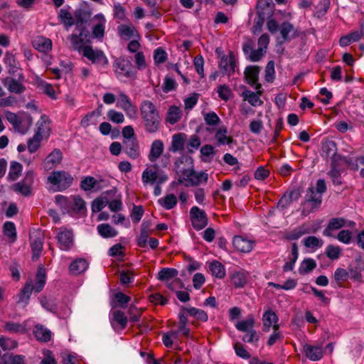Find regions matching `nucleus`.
Here are the masks:
<instances>
[{
  "label": "nucleus",
  "instance_id": "09e8293b",
  "mask_svg": "<svg viewBox=\"0 0 364 364\" xmlns=\"http://www.w3.org/2000/svg\"><path fill=\"white\" fill-rule=\"evenodd\" d=\"M255 323V318L252 315H249L245 320L238 321L235 327L237 330L245 332L254 329Z\"/></svg>",
  "mask_w": 364,
  "mask_h": 364
},
{
  "label": "nucleus",
  "instance_id": "423d86ee",
  "mask_svg": "<svg viewBox=\"0 0 364 364\" xmlns=\"http://www.w3.org/2000/svg\"><path fill=\"white\" fill-rule=\"evenodd\" d=\"M113 69L117 77H131L134 75L132 63L124 58H118L113 63Z\"/></svg>",
  "mask_w": 364,
  "mask_h": 364
},
{
  "label": "nucleus",
  "instance_id": "1a4fd4ad",
  "mask_svg": "<svg viewBox=\"0 0 364 364\" xmlns=\"http://www.w3.org/2000/svg\"><path fill=\"white\" fill-rule=\"evenodd\" d=\"M77 30L79 31V34L73 33L69 37V39L73 45V48L80 52L81 49L85 46L82 44L85 42L88 41V38L90 37V32L85 27V26H82Z\"/></svg>",
  "mask_w": 364,
  "mask_h": 364
},
{
  "label": "nucleus",
  "instance_id": "f257e3e1",
  "mask_svg": "<svg viewBox=\"0 0 364 364\" xmlns=\"http://www.w3.org/2000/svg\"><path fill=\"white\" fill-rule=\"evenodd\" d=\"M175 171L179 176L178 182L186 187L198 186L206 183L208 178L207 173L196 172L194 170L193 159L191 156L183 154L174 162Z\"/></svg>",
  "mask_w": 364,
  "mask_h": 364
},
{
  "label": "nucleus",
  "instance_id": "c9c22d12",
  "mask_svg": "<svg viewBox=\"0 0 364 364\" xmlns=\"http://www.w3.org/2000/svg\"><path fill=\"white\" fill-rule=\"evenodd\" d=\"M259 68L257 65H249L245 68V76L249 85H254L258 80Z\"/></svg>",
  "mask_w": 364,
  "mask_h": 364
},
{
  "label": "nucleus",
  "instance_id": "774afa93",
  "mask_svg": "<svg viewBox=\"0 0 364 364\" xmlns=\"http://www.w3.org/2000/svg\"><path fill=\"white\" fill-rule=\"evenodd\" d=\"M218 93L219 97L225 102L228 101L232 95L231 90L226 85H220L218 89Z\"/></svg>",
  "mask_w": 364,
  "mask_h": 364
},
{
  "label": "nucleus",
  "instance_id": "a19ab883",
  "mask_svg": "<svg viewBox=\"0 0 364 364\" xmlns=\"http://www.w3.org/2000/svg\"><path fill=\"white\" fill-rule=\"evenodd\" d=\"M117 31L121 38H126L129 39L136 36H139L137 31L133 26L121 24L118 26Z\"/></svg>",
  "mask_w": 364,
  "mask_h": 364
},
{
  "label": "nucleus",
  "instance_id": "79ce46f5",
  "mask_svg": "<svg viewBox=\"0 0 364 364\" xmlns=\"http://www.w3.org/2000/svg\"><path fill=\"white\" fill-rule=\"evenodd\" d=\"M228 129L225 127H220L215 132V139L219 145L230 144L232 142V139L227 136Z\"/></svg>",
  "mask_w": 364,
  "mask_h": 364
},
{
  "label": "nucleus",
  "instance_id": "3c124183",
  "mask_svg": "<svg viewBox=\"0 0 364 364\" xmlns=\"http://www.w3.org/2000/svg\"><path fill=\"white\" fill-rule=\"evenodd\" d=\"M303 244L306 247L316 250L323 246V240L316 236H309L303 240Z\"/></svg>",
  "mask_w": 364,
  "mask_h": 364
},
{
  "label": "nucleus",
  "instance_id": "8fccbe9b",
  "mask_svg": "<svg viewBox=\"0 0 364 364\" xmlns=\"http://www.w3.org/2000/svg\"><path fill=\"white\" fill-rule=\"evenodd\" d=\"M95 18H100V21L92 28V35L96 38H102L105 35V19L102 14H97Z\"/></svg>",
  "mask_w": 364,
  "mask_h": 364
},
{
  "label": "nucleus",
  "instance_id": "393cba45",
  "mask_svg": "<svg viewBox=\"0 0 364 364\" xmlns=\"http://www.w3.org/2000/svg\"><path fill=\"white\" fill-rule=\"evenodd\" d=\"M272 0H259L257 3V14L269 18L273 13Z\"/></svg>",
  "mask_w": 364,
  "mask_h": 364
},
{
  "label": "nucleus",
  "instance_id": "4be33fe9",
  "mask_svg": "<svg viewBox=\"0 0 364 364\" xmlns=\"http://www.w3.org/2000/svg\"><path fill=\"white\" fill-rule=\"evenodd\" d=\"M35 49L41 53H48L52 49V41L44 36H37L32 41Z\"/></svg>",
  "mask_w": 364,
  "mask_h": 364
},
{
  "label": "nucleus",
  "instance_id": "e433bc0d",
  "mask_svg": "<svg viewBox=\"0 0 364 364\" xmlns=\"http://www.w3.org/2000/svg\"><path fill=\"white\" fill-rule=\"evenodd\" d=\"M322 153L323 156L328 158L331 157L333 161L335 160V157L337 153V145L334 141H327L322 144Z\"/></svg>",
  "mask_w": 364,
  "mask_h": 364
},
{
  "label": "nucleus",
  "instance_id": "5fc2aeb1",
  "mask_svg": "<svg viewBox=\"0 0 364 364\" xmlns=\"http://www.w3.org/2000/svg\"><path fill=\"white\" fill-rule=\"evenodd\" d=\"M341 252L342 249L337 245H328L326 247V255L331 260L338 259L340 257Z\"/></svg>",
  "mask_w": 364,
  "mask_h": 364
},
{
  "label": "nucleus",
  "instance_id": "bf43d9fd",
  "mask_svg": "<svg viewBox=\"0 0 364 364\" xmlns=\"http://www.w3.org/2000/svg\"><path fill=\"white\" fill-rule=\"evenodd\" d=\"M98 181L92 176H86L80 182V188L85 191H90L95 188Z\"/></svg>",
  "mask_w": 364,
  "mask_h": 364
},
{
  "label": "nucleus",
  "instance_id": "6ab92c4d",
  "mask_svg": "<svg viewBox=\"0 0 364 364\" xmlns=\"http://www.w3.org/2000/svg\"><path fill=\"white\" fill-rule=\"evenodd\" d=\"M232 244L238 251L247 253L253 249L255 242L247 240L242 236L236 235L233 237Z\"/></svg>",
  "mask_w": 364,
  "mask_h": 364
},
{
  "label": "nucleus",
  "instance_id": "dca6fc26",
  "mask_svg": "<svg viewBox=\"0 0 364 364\" xmlns=\"http://www.w3.org/2000/svg\"><path fill=\"white\" fill-rule=\"evenodd\" d=\"M50 130V122L46 116L43 115L36 123L34 135L42 139L48 138Z\"/></svg>",
  "mask_w": 364,
  "mask_h": 364
},
{
  "label": "nucleus",
  "instance_id": "0e129e2a",
  "mask_svg": "<svg viewBox=\"0 0 364 364\" xmlns=\"http://www.w3.org/2000/svg\"><path fill=\"white\" fill-rule=\"evenodd\" d=\"M4 232L5 235L11 238L12 241H15L16 239V227L14 223L7 221L4 225Z\"/></svg>",
  "mask_w": 364,
  "mask_h": 364
},
{
  "label": "nucleus",
  "instance_id": "7c9ffc66",
  "mask_svg": "<svg viewBox=\"0 0 364 364\" xmlns=\"http://www.w3.org/2000/svg\"><path fill=\"white\" fill-rule=\"evenodd\" d=\"M279 318L277 315L271 309L266 311L262 316L263 331L268 332L270 330L273 323H277Z\"/></svg>",
  "mask_w": 364,
  "mask_h": 364
},
{
  "label": "nucleus",
  "instance_id": "338daca9",
  "mask_svg": "<svg viewBox=\"0 0 364 364\" xmlns=\"http://www.w3.org/2000/svg\"><path fill=\"white\" fill-rule=\"evenodd\" d=\"M42 138L33 135L27 143L28 150L31 154L35 153L40 147Z\"/></svg>",
  "mask_w": 364,
  "mask_h": 364
},
{
  "label": "nucleus",
  "instance_id": "4468645a",
  "mask_svg": "<svg viewBox=\"0 0 364 364\" xmlns=\"http://www.w3.org/2000/svg\"><path fill=\"white\" fill-rule=\"evenodd\" d=\"M123 151L132 159H136L140 156V148L139 141L136 139H124Z\"/></svg>",
  "mask_w": 364,
  "mask_h": 364
},
{
  "label": "nucleus",
  "instance_id": "9b49d317",
  "mask_svg": "<svg viewBox=\"0 0 364 364\" xmlns=\"http://www.w3.org/2000/svg\"><path fill=\"white\" fill-rule=\"evenodd\" d=\"M34 180V173L29 171L26 173L23 180L14 185V191L18 192L24 196H28L31 192V186Z\"/></svg>",
  "mask_w": 364,
  "mask_h": 364
},
{
  "label": "nucleus",
  "instance_id": "c03bdc74",
  "mask_svg": "<svg viewBox=\"0 0 364 364\" xmlns=\"http://www.w3.org/2000/svg\"><path fill=\"white\" fill-rule=\"evenodd\" d=\"M181 117V111L176 106H171L167 112L166 120L168 123L173 125L178 122Z\"/></svg>",
  "mask_w": 364,
  "mask_h": 364
},
{
  "label": "nucleus",
  "instance_id": "a878e982",
  "mask_svg": "<svg viewBox=\"0 0 364 364\" xmlns=\"http://www.w3.org/2000/svg\"><path fill=\"white\" fill-rule=\"evenodd\" d=\"M30 242L33 252V259H37L40 257L43 250V240L41 234L38 232L37 235H31Z\"/></svg>",
  "mask_w": 364,
  "mask_h": 364
},
{
  "label": "nucleus",
  "instance_id": "c85d7f7f",
  "mask_svg": "<svg viewBox=\"0 0 364 364\" xmlns=\"http://www.w3.org/2000/svg\"><path fill=\"white\" fill-rule=\"evenodd\" d=\"M164 149V143L161 140H154L151 146V150L148 158L151 162H156L161 156Z\"/></svg>",
  "mask_w": 364,
  "mask_h": 364
},
{
  "label": "nucleus",
  "instance_id": "6e6552de",
  "mask_svg": "<svg viewBox=\"0 0 364 364\" xmlns=\"http://www.w3.org/2000/svg\"><path fill=\"white\" fill-rule=\"evenodd\" d=\"M190 218L193 228L196 230H200L208 225V219L206 213L197 206L191 208Z\"/></svg>",
  "mask_w": 364,
  "mask_h": 364
},
{
  "label": "nucleus",
  "instance_id": "412c9836",
  "mask_svg": "<svg viewBox=\"0 0 364 364\" xmlns=\"http://www.w3.org/2000/svg\"><path fill=\"white\" fill-rule=\"evenodd\" d=\"M280 34L283 41H290L299 36L297 30L289 22H284L280 26Z\"/></svg>",
  "mask_w": 364,
  "mask_h": 364
},
{
  "label": "nucleus",
  "instance_id": "bb28decb",
  "mask_svg": "<svg viewBox=\"0 0 364 364\" xmlns=\"http://www.w3.org/2000/svg\"><path fill=\"white\" fill-rule=\"evenodd\" d=\"M248 272L245 270L236 271L230 274L232 285L236 288H242L247 282Z\"/></svg>",
  "mask_w": 364,
  "mask_h": 364
},
{
  "label": "nucleus",
  "instance_id": "7ed1b4c3",
  "mask_svg": "<svg viewBox=\"0 0 364 364\" xmlns=\"http://www.w3.org/2000/svg\"><path fill=\"white\" fill-rule=\"evenodd\" d=\"M322 202V196L315 191L314 187H309L305 195V199L303 203L302 214L307 215L310 213L318 209Z\"/></svg>",
  "mask_w": 364,
  "mask_h": 364
},
{
  "label": "nucleus",
  "instance_id": "f03ea898",
  "mask_svg": "<svg viewBox=\"0 0 364 364\" xmlns=\"http://www.w3.org/2000/svg\"><path fill=\"white\" fill-rule=\"evenodd\" d=\"M141 116L147 132H156L160 126V116L155 105L149 100H144L140 105Z\"/></svg>",
  "mask_w": 364,
  "mask_h": 364
},
{
  "label": "nucleus",
  "instance_id": "20e7f679",
  "mask_svg": "<svg viewBox=\"0 0 364 364\" xmlns=\"http://www.w3.org/2000/svg\"><path fill=\"white\" fill-rule=\"evenodd\" d=\"M48 181L57 187L58 191H63L73 183V177L65 171H53L48 178Z\"/></svg>",
  "mask_w": 364,
  "mask_h": 364
},
{
  "label": "nucleus",
  "instance_id": "f704fd0d",
  "mask_svg": "<svg viewBox=\"0 0 364 364\" xmlns=\"http://www.w3.org/2000/svg\"><path fill=\"white\" fill-rule=\"evenodd\" d=\"M70 214L80 213L86 209L85 202L79 196H71Z\"/></svg>",
  "mask_w": 364,
  "mask_h": 364
},
{
  "label": "nucleus",
  "instance_id": "2f4dec72",
  "mask_svg": "<svg viewBox=\"0 0 364 364\" xmlns=\"http://www.w3.org/2000/svg\"><path fill=\"white\" fill-rule=\"evenodd\" d=\"M40 303L45 309L56 313L59 309V301L53 296H43L40 299Z\"/></svg>",
  "mask_w": 364,
  "mask_h": 364
},
{
  "label": "nucleus",
  "instance_id": "5701e85b",
  "mask_svg": "<svg viewBox=\"0 0 364 364\" xmlns=\"http://www.w3.org/2000/svg\"><path fill=\"white\" fill-rule=\"evenodd\" d=\"M346 220L343 218H333L330 220L323 234L326 237H333L332 232L339 230L346 225Z\"/></svg>",
  "mask_w": 364,
  "mask_h": 364
},
{
  "label": "nucleus",
  "instance_id": "c756f323",
  "mask_svg": "<svg viewBox=\"0 0 364 364\" xmlns=\"http://www.w3.org/2000/svg\"><path fill=\"white\" fill-rule=\"evenodd\" d=\"M35 338L41 342H48L51 338V331L41 324H37L33 328Z\"/></svg>",
  "mask_w": 364,
  "mask_h": 364
},
{
  "label": "nucleus",
  "instance_id": "72a5a7b5",
  "mask_svg": "<svg viewBox=\"0 0 364 364\" xmlns=\"http://www.w3.org/2000/svg\"><path fill=\"white\" fill-rule=\"evenodd\" d=\"M88 267V263L86 259L79 258L73 261L70 267L69 270L72 274L77 275L84 272Z\"/></svg>",
  "mask_w": 364,
  "mask_h": 364
},
{
  "label": "nucleus",
  "instance_id": "4c0bfd02",
  "mask_svg": "<svg viewBox=\"0 0 364 364\" xmlns=\"http://www.w3.org/2000/svg\"><path fill=\"white\" fill-rule=\"evenodd\" d=\"M97 230L98 234L104 238L114 237L118 234V232L114 228L106 223L98 225Z\"/></svg>",
  "mask_w": 364,
  "mask_h": 364
},
{
  "label": "nucleus",
  "instance_id": "a18cd8bd",
  "mask_svg": "<svg viewBox=\"0 0 364 364\" xmlns=\"http://www.w3.org/2000/svg\"><path fill=\"white\" fill-rule=\"evenodd\" d=\"M209 269L212 274L218 279H223L225 277V267L218 261H213L210 263Z\"/></svg>",
  "mask_w": 364,
  "mask_h": 364
},
{
  "label": "nucleus",
  "instance_id": "473e14b6",
  "mask_svg": "<svg viewBox=\"0 0 364 364\" xmlns=\"http://www.w3.org/2000/svg\"><path fill=\"white\" fill-rule=\"evenodd\" d=\"M4 85L7 87L10 92L15 94L23 93L26 88L21 82L14 78H6L4 80Z\"/></svg>",
  "mask_w": 364,
  "mask_h": 364
},
{
  "label": "nucleus",
  "instance_id": "2eb2a0df",
  "mask_svg": "<svg viewBox=\"0 0 364 364\" xmlns=\"http://www.w3.org/2000/svg\"><path fill=\"white\" fill-rule=\"evenodd\" d=\"M219 67L223 73L228 76L235 72L236 63L232 52H230L228 55L222 56Z\"/></svg>",
  "mask_w": 364,
  "mask_h": 364
},
{
  "label": "nucleus",
  "instance_id": "aec40b11",
  "mask_svg": "<svg viewBox=\"0 0 364 364\" xmlns=\"http://www.w3.org/2000/svg\"><path fill=\"white\" fill-rule=\"evenodd\" d=\"M303 350L306 357L310 360L317 361L323 358V350L321 346H315L306 343L303 346Z\"/></svg>",
  "mask_w": 364,
  "mask_h": 364
},
{
  "label": "nucleus",
  "instance_id": "4d7b16f0",
  "mask_svg": "<svg viewBox=\"0 0 364 364\" xmlns=\"http://www.w3.org/2000/svg\"><path fill=\"white\" fill-rule=\"evenodd\" d=\"M242 97L245 100H247L248 102L252 106L260 105L262 102L260 100L257 93H255L250 90H245L242 92Z\"/></svg>",
  "mask_w": 364,
  "mask_h": 364
},
{
  "label": "nucleus",
  "instance_id": "864d4df0",
  "mask_svg": "<svg viewBox=\"0 0 364 364\" xmlns=\"http://www.w3.org/2000/svg\"><path fill=\"white\" fill-rule=\"evenodd\" d=\"M58 18L65 25L66 29L75 24V21L72 14L66 9H61L58 14Z\"/></svg>",
  "mask_w": 364,
  "mask_h": 364
},
{
  "label": "nucleus",
  "instance_id": "6e6d98bb",
  "mask_svg": "<svg viewBox=\"0 0 364 364\" xmlns=\"http://www.w3.org/2000/svg\"><path fill=\"white\" fill-rule=\"evenodd\" d=\"M309 232V229L306 226L301 225L289 232L287 235V238L289 240H296Z\"/></svg>",
  "mask_w": 364,
  "mask_h": 364
},
{
  "label": "nucleus",
  "instance_id": "39448f33",
  "mask_svg": "<svg viewBox=\"0 0 364 364\" xmlns=\"http://www.w3.org/2000/svg\"><path fill=\"white\" fill-rule=\"evenodd\" d=\"M80 52L84 57L97 66L105 68L108 65V59L101 50H95L91 46H85Z\"/></svg>",
  "mask_w": 364,
  "mask_h": 364
},
{
  "label": "nucleus",
  "instance_id": "37998d69",
  "mask_svg": "<svg viewBox=\"0 0 364 364\" xmlns=\"http://www.w3.org/2000/svg\"><path fill=\"white\" fill-rule=\"evenodd\" d=\"M316 262L314 259L306 258L300 264L299 273L301 275L309 274L316 267Z\"/></svg>",
  "mask_w": 364,
  "mask_h": 364
},
{
  "label": "nucleus",
  "instance_id": "49530a36",
  "mask_svg": "<svg viewBox=\"0 0 364 364\" xmlns=\"http://www.w3.org/2000/svg\"><path fill=\"white\" fill-rule=\"evenodd\" d=\"M159 204L166 210L173 208L177 204V198L173 193L168 194L164 198L158 200Z\"/></svg>",
  "mask_w": 364,
  "mask_h": 364
},
{
  "label": "nucleus",
  "instance_id": "e2e57ef3",
  "mask_svg": "<svg viewBox=\"0 0 364 364\" xmlns=\"http://www.w3.org/2000/svg\"><path fill=\"white\" fill-rule=\"evenodd\" d=\"M330 6V0H321L316 6L315 16L318 18L323 16Z\"/></svg>",
  "mask_w": 364,
  "mask_h": 364
},
{
  "label": "nucleus",
  "instance_id": "680f3d73",
  "mask_svg": "<svg viewBox=\"0 0 364 364\" xmlns=\"http://www.w3.org/2000/svg\"><path fill=\"white\" fill-rule=\"evenodd\" d=\"M22 171V166L20 163L16 161H12L11 163L9 177L13 180H16L21 175Z\"/></svg>",
  "mask_w": 364,
  "mask_h": 364
},
{
  "label": "nucleus",
  "instance_id": "603ef678",
  "mask_svg": "<svg viewBox=\"0 0 364 364\" xmlns=\"http://www.w3.org/2000/svg\"><path fill=\"white\" fill-rule=\"evenodd\" d=\"M178 274V272L176 269L165 267L158 273V279L161 281L167 282L176 277Z\"/></svg>",
  "mask_w": 364,
  "mask_h": 364
},
{
  "label": "nucleus",
  "instance_id": "ddd939ff",
  "mask_svg": "<svg viewBox=\"0 0 364 364\" xmlns=\"http://www.w3.org/2000/svg\"><path fill=\"white\" fill-rule=\"evenodd\" d=\"M117 106L126 112L129 117H134L137 112V108L134 106L130 98L121 92L119 95V99L117 103Z\"/></svg>",
  "mask_w": 364,
  "mask_h": 364
},
{
  "label": "nucleus",
  "instance_id": "69168bd1",
  "mask_svg": "<svg viewBox=\"0 0 364 364\" xmlns=\"http://www.w3.org/2000/svg\"><path fill=\"white\" fill-rule=\"evenodd\" d=\"M200 139L197 134H193L190 136L187 142V149L189 153H193L200 146Z\"/></svg>",
  "mask_w": 364,
  "mask_h": 364
},
{
  "label": "nucleus",
  "instance_id": "9d476101",
  "mask_svg": "<svg viewBox=\"0 0 364 364\" xmlns=\"http://www.w3.org/2000/svg\"><path fill=\"white\" fill-rule=\"evenodd\" d=\"M57 239L59 247L62 250L68 251L73 245V233L67 228H61L59 229Z\"/></svg>",
  "mask_w": 364,
  "mask_h": 364
},
{
  "label": "nucleus",
  "instance_id": "052dcab7",
  "mask_svg": "<svg viewBox=\"0 0 364 364\" xmlns=\"http://www.w3.org/2000/svg\"><path fill=\"white\" fill-rule=\"evenodd\" d=\"M5 117L12 124L15 129H19L22 123L21 119L15 113L10 111L5 112Z\"/></svg>",
  "mask_w": 364,
  "mask_h": 364
},
{
  "label": "nucleus",
  "instance_id": "f8f14e48",
  "mask_svg": "<svg viewBox=\"0 0 364 364\" xmlns=\"http://www.w3.org/2000/svg\"><path fill=\"white\" fill-rule=\"evenodd\" d=\"M112 327L115 331L124 330L127 325L128 318L120 310L114 311L109 318Z\"/></svg>",
  "mask_w": 364,
  "mask_h": 364
},
{
  "label": "nucleus",
  "instance_id": "0eeeda50",
  "mask_svg": "<svg viewBox=\"0 0 364 364\" xmlns=\"http://www.w3.org/2000/svg\"><path fill=\"white\" fill-rule=\"evenodd\" d=\"M157 168V165H154L151 167L146 168L142 172L141 181L144 185H147L149 183L154 184L156 182H157V183H163L168 179L166 175L158 173L156 171Z\"/></svg>",
  "mask_w": 364,
  "mask_h": 364
},
{
  "label": "nucleus",
  "instance_id": "58836bf2",
  "mask_svg": "<svg viewBox=\"0 0 364 364\" xmlns=\"http://www.w3.org/2000/svg\"><path fill=\"white\" fill-rule=\"evenodd\" d=\"M46 282V269L40 267L38 269L36 278V284L33 285V289L36 292H40L44 287Z\"/></svg>",
  "mask_w": 364,
  "mask_h": 364
},
{
  "label": "nucleus",
  "instance_id": "b1692460",
  "mask_svg": "<svg viewBox=\"0 0 364 364\" xmlns=\"http://www.w3.org/2000/svg\"><path fill=\"white\" fill-rule=\"evenodd\" d=\"M3 331L9 333L23 334L26 332V322L21 323L12 321H6L3 326Z\"/></svg>",
  "mask_w": 364,
  "mask_h": 364
},
{
  "label": "nucleus",
  "instance_id": "f3484780",
  "mask_svg": "<svg viewBox=\"0 0 364 364\" xmlns=\"http://www.w3.org/2000/svg\"><path fill=\"white\" fill-rule=\"evenodd\" d=\"M63 159V154L59 149H55L44 160L43 166L45 170L49 171L58 164H60Z\"/></svg>",
  "mask_w": 364,
  "mask_h": 364
},
{
  "label": "nucleus",
  "instance_id": "de8ad7c7",
  "mask_svg": "<svg viewBox=\"0 0 364 364\" xmlns=\"http://www.w3.org/2000/svg\"><path fill=\"white\" fill-rule=\"evenodd\" d=\"M71 196L67 197L62 195H58L55 198V203L61 208L63 213H70V208L71 203Z\"/></svg>",
  "mask_w": 364,
  "mask_h": 364
},
{
  "label": "nucleus",
  "instance_id": "ea45409f",
  "mask_svg": "<svg viewBox=\"0 0 364 364\" xmlns=\"http://www.w3.org/2000/svg\"><path fill=\"white\" fill-rule=\"evenodd\" d=\"M90 13L83 10L78 9L75 12V29H78V28L84 26L85 23H87L90 18Z\"/></svg>",
  "mask_w": 364,
  "mask_h": 364
},
{
  "label": "nucleus",
  "instance_id": "cd10ccee",
  "mask_svg": "<svg viewBox=\"0 0 364 364\" xmlns=\"http://www.w3.org/2000/svg\"><path fill=\"white\" fill-rule=\"evenodd\" d=\"M187 135L184 133L175 134L172 136L171 145L169 151L173 153L183 151L185 146Z\"/></svg>",
  "mask_w": 364,
  "mask_h": 364
},
{
  "label": "nucleus",
  "instance_id": "13d9d810",
  "mask_svg": "<svg viewBox=\"0 0 364 364\" xmlns=\"http://www.w3.org/2000/svg\"><path fill=\"white\" fill-rule=\"evenodd\" d=\"M33 290L34 289L32 281L31 280L29 282H27L19 294V301H25L26 303L27 301L29 299Z\"/></svg>",
  "mask_w": 364,
  "mask_h": 364
},
{
  "label": "nucleus",
  "instance_id": "a211bd4d",
  "mask_svg": "<svg viewBox=\"0 0 364 364\" xmlns=\"http://www.w3.org/2000/svg\"><path fill=\"white\" fill-rule=\"evenodd\" d=\"M117 193L116 188H112L111 190H108L105 191L103 195L104 196L97 198L95 199L92 203V210L94 213H97L101 211L107 203H109V197L108 196H114Z\"/></svg>",
  "mask_w": 364,
  "mask_h": 364
}]
</instances>
